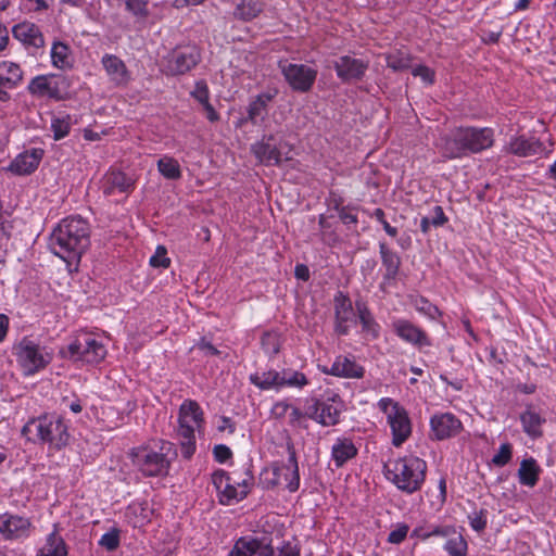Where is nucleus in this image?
<instances>
[{
  "label": "nucleus",
  "instance_id": "nucleus-63",
  "mask_svg": "<svg viewBox=\"0 0 556 556\" xmlns=\"http://www.w3.org/2000/svg\"><path fill=\"white\" fill-rule=\"evenodd\" d=\"M294 274L298 279H301L304 281H306L309 278L308 268H307V266H305L303 264H299L295 266Z\"/></svg>",
  "mask_w": 556,
  "mask_h": 556
},
{
  "label": "nucleus",
  "instance_id": "nucleus-39",
  "mask_svg": "<svg viewBox=\"0 0 556 556\" xmlns=\"http://www.w3.org/2000/svg\"><path fill=\"white\" fill-rule=\"evenodd\" d=\"M157 169L167 179L176 180L181 177L180 165L172 156H163L157 161Z\"/></svg>",
  "mask_w": 556,
  "mask_h": 556
},
{
  "label": "nucleus",
  "instance_id": "nucleus-1",
  "mask_svg": "<svg viewBox=\"0 0 556 556\" xmlns=\"http://www.w3.org/2000/svg\"><path fill=\"white\" fill-rule=\"evenodd\" d=\"M90 244V225L80 216L60 220L49 238L51 252L67 265L78 264Z\"/></svg>",
  "mask_w": 556,
  "mask_h": 556
},
{
  "label": "nucleus",
  "instance_id": "nucleus-33",
  "mask_svg": "<svg viewBox=\"0 0 556 556\" xmlns=\"http://www.w3.org/2000/svg\"><path fill=\"white\" fill-rule=\"evenodd\" d=\"M540 472L541 469L534 458L522 459L518 469L520 484L533 488L539 481Z\"/></svg>",
  "mask_w": 556,
  "mask_h": 556
},
{
  "label": "nucleus",
  "instance_id": "nucleus-2",
  "mask_svg": "<svg viewBox=\"0 0 556 556\" xmlns=\"http://www.w3.org/2000/svg\"><path fill=\"white\" fill-rule=\"evenodd\" d=\"M441 151L447 160L462 159L490 149L494 130L490 127H457L442 139Z\"/></svg>",
  "mask_w": 556,
  "mask_h": 556
},
{
  "label": "nucleus",
  "instance_id": "nucleus-62",
  "mask_svg": "<svg viewBox=\"0 0 556 556\" xmlns=\"http://www.w3.org/2000/svg\"><path fill=\"white\" fill-rule=\"evenodd\" d=\"M10 319L5 314H0V343L5 339L9 331Z\"/></svg>",
  "mask_w": 556,
  "mask_h": 556
},
{
  "label": "nucleus",
  "instance_id": "nucleus-42",
  "mask_svg": "<svg viewBox=\"0 0 556 556\" xmlns=\"http://www.w3.org/2000/svg\"><path fill=\"white\" fill-rule=\"evenodd\" d=\"M412 303L418 313L429 317L430 319H435L440 315L439 308L424 296L415 298Z\"/></svg>",
  "mask_w": 556,
  "mask_h": 556
},
{
  "label": "nucleus",
  "instance_id": "nucleus-31",
  "mask_svg": "<svg viewBox=\"0 0 556 556\" xmlns=\"http://www.w3.org/2000/svg\"><path fill=\"white\" fill-rule=\"evenodd\" d=\"M200 53L194 46L179 47L174 50L172 61L177 70H191L198 65Z\"/></svg>",
  "mask_w": 556,
  "mask_h": 556
},
{
  "label": "nucleus",
  "instance_id": "nucleus-64",
  "mask_svg": "<svg viewBox=\"0 0 556 556\" xmlns=\"http://www.w3.org/2000/svg\"><path fill=\"white\" fill-rule=\"evenodd\" d=\"M203 109L206 113V117L208 121L216 122L219 118V115L217 114L213 105L210 103V101L203 104Z\"/></svg>",
  "mask_w": 556,
  "mask_h": 556
},
{
  "label": "nucleus",
  "instance_id": "nucleus-18",
  "mask_svg": "<svg viewBox=\"0 0 556 556\" xmlns=\"http://www.w3.org/2000/svg\"><path fill=\"white\" fill-rule=\"evenodd\" d=\"M275 141L274 135L264 136L261 141H257L252 144L251 151L254 156L260 161V163L266 166H279L283 160H289V157H283V153L281 148L277 144H274Z\"/></svg>",
  "mask_w": 556,
  "mask_h": 556
},
{
  "label": "nucleus",
  "instance_id": "nucleus-41",
  "mask_svg": "<svg viewBox=\"0 0 556 556\" xmlns=\"http://www.w3.org/2000/svg\"><path fill=\"white\" fill-rule=\"evenodd\" d=\"M444 549L450 556H466L468 545L466 540L460 534H458L445 542Z\"/></svg>",
  "mask_w": 556,
  "mask_h": 556
},
{
  "label": "nucleus",
  "instance_id": "nucleus-15",
  "mask_svg": "<svg viewBox=\"0 0 556 556\" xmlns=\"http://www.w3.org/2000/svg\"><path fill=\"white\" fill-rule=\"evenodd\" d=\"M462 430V421L452 413H438L430 418L431 437L435 440L454 438Z\"/></svg>",
  "mask_w": 556,
  "mask_h": 556
},
{
  "label": "nucleus",
  "instance_id": "nucleus-61",
  "mask_svg": "<svg viewBox=\"0 0 556 556\" xmlns=\"http://www.w3.org/2000/svg\"><path fill=\"white\" fill-rule=\"evenodd\" d=\"M197 348L201 351H203L206 355H218L219 351L208 341L205 339H201L197 343Z\"/></svg>",
  "mask_w": 556,
  "mask_h": 556
},
{
  "label": "nucleus",
  "instance_id": "nucleus-10",
  "mask_svg": "<svg viewBox=\"0 0 556 556\" xmlns=\"http://www.w3.org/2000/svg\"><path fill=\"white\" fill-rule=\"evenodd\" d=\"M344 409L343 401L333 394L325 400H316L307 409V417L324 427L336 426L340 422V415Z\"/></svg>",
  "mask_w": 556,
  "mask_h": 556
},
{
  "label": "nucleus",
  "instance_id": "nucleus-37",
  "mask_svg": "<svg viewBox=\"0 0 556 556\" xmlns=\"http://www.w3.org/2000/svg\"><path fill=\"white\" fill-rule=\"evenodd\" d=\"M264 10V3L261 0H241L235 9V16L243 21H251L257 17Z\"/></svg>",
  "mask_w": 556,
  "mask_h": 556
},
{
  "label": "nucleus",
  "instance_id": "nucleus-5",
  "mask_svg": "<svg viewBox=\"0 0 556 556\" xmlns=\"http://www.w3.org/2000/svg\"><path fill=\"white\" fill-rule=\"evenodd\" d=\"M204 425L203 410L193 400H185L179 407L177 434L181 455L189 459L195 452V431Z\"/></svg>",
  "mask_w": 556,
  "mask_h": 556
},
{
  "label": "nucleus",
  "instance_id": "nucleus-25",
  "mask_svg": "<svg viewBox=\"0 0 556 556\" xmlns=\"http://www.w3.org/2000/svg\"><path fill=\"white\" fill-rule=\"evenodd\" d=\"M288 452H289L288 463L280 468H276L275 475L277 477H279L280 475H283L285 480L287 482L286 488L290 492H295V491H298V489L300 486L299 466H298L295 451L292 445H288Z\"/></svg>",
  "mask_w": 556,
  "mask_h": 556
},
{
  "label": "nucleus",
  "instance_id": "nucleus-29",
  "mask_svg": "<svg viewBox=\"0 0 556 556\" xmlns=\"http://www.w3.org/2000/svg\"><path fill=\"white\" fill-rule=\"evenodd\" d=\"M151 510L147 503L131 502L124 511L125 521L132 528H141L150 521Z\"/></svg>",
  "mask_w": 556,
  "mask_h": 556
},
{
  "label": "nucleus",
  "instance_id": "nucleus-44",
  "mask_svg": "<svg viewBox=\"0 0 556 556\" xmlns=\"http://www.w3.org/2000/svg\"><path fill=\"white\" fill-rule=\"evenodd\" d=\"M513 457V446L510 443H503L498 451L492 457V464L496 467H504Z\"/></svg>",
  "mask_w": 556,
  "mask_h": 556
},
{
  "label": "nucleus",
  "instance_id": "nucleus-38",
  "mask_svg": "<svg viewBox=\"0 0 556 556\" xmlns=\"http://www.w3.org/2000/svg\"><path fill=\"white\" fill-rule=\"evenodd\" d=\"M308 384L303 372L293 369H283L280 372V389L285 387L302 389Z\"/></svg>",
  "mask_w": 556,
  "mask_h": 556
},
{
  "label": "nucleus",
  "instance_id": "nucleus-27",
  "mask_svg": "<svg viewBox=\"0 0 556 556\" xmlns=\"http://www.w3.org/2000/svg\"><path fill=\"white\" fill-rule=\"evenodd\" d=\"M68 547L59 532V526L53 525V531L46 536L45 543L36 556H67Z\"/></svg>",
  "mask_w": 556,
  "mask_h": 556
},
{
  "label": "nucleus",
  "instance_id": "nucleus-52",
  "mask_svg": "<svg viewBox=\"0 0 556 556\" xmlns=\"http://www.w3.org/2000/svg\"><path fill=\"white\" fill-rule=\"evenodd\" d=\"M126 8L136 16H147V0H126Z\"/></svg>",
  "mask_w": 556,
  "mask_h": 556
},
{
  "label": "nucleus",
  "instance_id": "nucleus-58",
  "mask_svg": "<svg viewBox=\"0 0 556 556\" xmlns=\"http://www.w3.org/2000/svg\"><path fill=\"white\" fill-rule=\"evenodd\" d=\"M273 556H300V549L290 542H286L278 549L277 555L274 554Z\"/></svg>",
  "mask_w": 556,
  "mask_h": 556
},
{
  "label": "nucleus",
  "instance_id": "nucleus-55",
  "mask_svg": "<svg viewBox=\"0 0 556 556\" xmlns=\"http://www.w3.org/2000/svg\"><path fill=\"white\" fill-rule=\"evenodd\" d=\"M213 455L216 462L225 463L232 456V452L227 445L218 444L214 446Z\"/></svg>",
  "mask_w": 556,
  "mask_h": 556
},
{
  "label": "nucleus",
  "instance_id": "nucleus-26",
  "mask_svg": "<svg viewBox=\"0 0 556 556\" xmlns=\"http://www.w3.org/2000/svg\"><path fill=\"white\" fill-rule=\"evenodd\" d=\"M357 447L352 439L346 437L338 438L331 447V459L337 468L344 466L357 455Z\"/></svg>",
  "mask_w": 556,
  "mask_h": 556
},
{
  "label": "nucleus",
  "instance_id": "nucleus-43",
  "mask_svg": "<svg viewBox=\"0 0 556 556\" xmlns=\"http://www.w3.org/2000/svg\"><path fill=\"white\" fill-rule=\"evenodd\" d=\"M388 66L390 70H427L426 67L419 65V64H412L410 59L408 58H397L395 55H390L387 58Z\"/></svg>",
  "mask_w": 556,
  "mask_h": 556
},
{
  "label": "nucleus",
  "instance_id": "nucleus-30",
  "mask_svg": "<svg viewBox=\"0 0 556 556\" xmlns=\"http://www.w3.org/2000/svg\"><path fill=\"white\" fill-rule=\"evenodd\" d=\"M355 306L365 336L371 340L378 339L381 327L376 321L368 306L364 302H356Z\"/></svg>",
  "mask_w": 556,
  "mask_h": 556
},
{
  "label": "nucleus",
  "instance_id": "nucleus-48",
  "mask_svg": "<svg viewBox=\"0 0 556 556\" xmlns=\"http://www.w3.org/2000/svg\"><path fill=\"white\" fill-rule=\"evenodd\" d=\"M190 94L202 105L210 101V90L204 80L197 81Z\"/></svg>",
  "mask_w": 556,
  "mask_h": 556
},
{
  "label": "nucleus",
  "instance_id": "nucleus-59",
  "mask_svg": "<svg viewBox=\"0 0 556 556\" xmlns=\"http://www.w3.org/2000/svg\"><path fill=\"white\" fill-rule=\"evenodd\" d=\"M102 63L105 70H119L121 67H124L122 61L114 55L103 56Z\"/></svg>",
  "mask_w": 556,
  "mask_h": 556
},
{
  "label": "nucleus",
  "instance_id": "nucleus-4",
  "mask_svg": "<svg viewBox=\"0 0 556 556\" xmlns=\"http://www.w3.org/2000/svg\"><path fill=\"white\" fill-rule=\"evenodd\" d=\"M427 471V463L414 455L389 459L384 464L386 478L407 494L421 489Z\"/></svg>",
  "mask_w": 556,
  "mask_h": 556
},
{
  "label": "nucleus",
  "instance_id": "nucleus-32",
  "mask_svg": "<svg viewBox=\"0 0 556 556\" xmlns=\"http://www.w3.org/2000/svg\"><path fill=\"white\" fill-rule=\"evenodd\" d=\"M520 421L523 431L531 439H538L542 437V426L545 424L546 419L542 417L539 413L532 409H527L520 415Z\"/></svg>",
  "mask_w": 556,
  "mask_h": 556
},
{
  "label": "nucleus",
  "instance_id": "nucleus-49",
  "mask_svg": "<svg viewBox=\"0 0 556 556\" xmlns=\"http://www.w3.org/2000/svg\"><path fill=\"white\" fill-rule=\"evenodd\" d=\"M261 344L267 354H277L279 352L278 338L275 333L265 332L261 338Z\"/></svg>",
  "mask_w": 556,
  "mask_h": 556
},
{
  "label": "nucleus",
  "instance_id": "nucleus-40",
  "mask_svg": "<svg viewBox=\"0 0 556 556\" xmlns=\"http://www.w3.org/2000/svg\"><path fill=\"white\" fill-rule=\"evenodd\" d=\"M71 116L63 115L53 117L51 121V130L53 131V139L61 140L70 134L71 130Z\"/></svg>",
  "mask_w": 556,
  "mask_h": 556
},
{
  "label": "nucleus",
  "instance_id": "nucleus-36",
  "mask_svg": "<svg viewBox=\"0 0 556 556\" xmlns=\"http://www.w3.org/2000/svg\"><path fill=\"white\" fill-rule=\"evenodd\" d=\"M50 54L54 67L64 70L72 66V52L67 45L61 41L53 42Z\"/></svg>",
  "mask_w": 556,
  "mask_h": 556
},
{
  "label": "nucleus",
  "instance_id": "nucleus-50",
  "mask_svg": "<svg viewBox=\"0 0 556 556\" xmlns=\"http://www.w3.org/2000/svg\"><path fill=\"white\" fill-rule=\"evenodd\" d=\"M231 472L227 473L225 470H216L212 473V483L215 486L218 497L220 496L223 490L226 486V483L230 480Z\"/></svg>",
  "mask_w": 556,
  "mask_h": 556
},
{
  "label": "nucleus",
  "instance_id": "nucleus-20",
  "mask_svg": "<svg viewBox=\"0 0 556 556\" xmlns=\"http://www.w3.org/2000/svg\"><path fill=\"white\" fill-rule=\"evenodd\" d=\"M504 150L518 157H529L543 153L545 147L542 141L534 137L514 136L504 147Z\"/></svg>",
  "mask_w": 556,
  "mask_h": 556
},
{
  "label": "nucleus",
  "instance_id": "nucleus-57",
  "mask_svg": "<svg viewBox=\"0 0 556 556\" xmlns=\"http://www.w3.org/2000/svg\"><path fill=\"white\" fill-rule=\"evenodd\" d=\"M287 416L289 418V425L292 427H296L301 425V421L305 415L300 410V408L291 405V408Z\"/></svg>",
  "mask_w": 556,
  "mask_h": 556
},
{
  "label": "nucleus",
  "instance_id": "nucleus-34",
  "mask_svg": "<svg viewBox=\"0 0 556 556\" xmlns=\"http://www.w3.org/2000/svg\"><path fill=\"white\" fill-rule=\"evenodd\" d=\"M290 87L295 91L305 92L316 79V72H282Z\"/></svg>",
  "mask_w": 556,
  "mask_h": 556
},
{
  "label": "nucleus",
  "instance_id": "nucleus-12",
  "mask_svg": "<svg viewBox=\"0 0 556 556\" xmlns=\"http://www.w3.org/2000/svg\"><path fill=\"white\" fill-rule=\"evenodd\" d=\"M393 332L404 342L418 350L432 345L429 334L419 326L405 318H395L391 323Z\"/></svg>",
  "mask_w": 556,
  "mask_h": 556
},
{
  "label": "nucleus",
  "instance_id": "nucleus-14",
  "mask_svg": "<svg viewBox=\"0 0 556 556\" xmlns=\"http://www.w3.org/2000/svg\"><path fill=\"white\" fill-rule=\"evenodd\" d=\"M274 547L266 538L241 536L239 538L229 556H273Z\"/></svg>",
  "mask_w": 556,
  "mask_h": 556
},
{
  "label": "nucleus",
  "instance_id": "nucleus-21",
  "mask_svg": "<svg viewBox=\"0 0 556 556\" xmlns=\"http://www.w3.org/2000/svg\"><path fill=\"white\" fill-rule=\"evenodd\" d=\"M28 518L9 513L0 515V533L5 540H17L28 535Z\"/></svg>",
  "mask_w": 556,
  "mask_h": 556
},
{
  "label": "nucleus",
  "instance_id": "nucleus-56",
  "mask_svg": "<svg viewBox=\"0 0 556 556\" xmlns=\"http://www.w3.org/2000/svg\"><path fill=\"white\" fill-rule=\"evenodd\" d=\"M430 219L432 226L434 227L443 226L447 222V217L445 216L443 208L441 206H435L433 208Z\"/></svg>",
  "mask_w": 556,
  "mask_h": 556
},
{
  "label": "nucleus",
  "instance_id": "nucleus-51",
  "mask_svg": "<svg viewBox=\"0 0 556 556\" xmlns=\"http://www.w3.org/2000/svg\"><path fill=\"white\" fill-rule=\"evenodd\" d=\"M408 531L409 527L406 523L397 525L396 528L389 533L388 542L392 544L402 543L405 540Z\"/></svg>",
  "mask_w": 556,
  "mask_h": 556
},
{
  "label": "nucleus",
  "instance_id": "nucleus-60",
  "mask_svg": "<svg viewBox=\"0 0 556 556\" xmlns=\"http://www.w3.org/2000/svg\"><path fill=\"white\" fill-rule=\"evenodd\" d=\"M339 218L344 223L345 225L350 224H357V215L352 213L350 210L342 207L339 211Z\"/></svg>",
  "mask_w": 556,
  "mask_h": 556
},
{
  "label": "nucleus",
  "instance_id": "nucleus-9",
  "mask_svg": "<svg viewBox=\"0 0 556 556\" xmlns=\"http://www.w3.org/2000/svg\"><path fill=\"white\" fill-rule=\"evenodd\" d=\"M378 407L387 415L392 430L393 445H402L412 433V425L406 409L390 397L380 399Z\"/></svg>",
  "mask_w": 556,
  "mask_h": 556
},
{
  "label": "nucleus",
  "instance_id": "nucleus-17",
  "mask_svg": "<svg viewBox=\"0 0 556 556\" xmlns=\"http://www.w3.org/2000/svg\"><path fill=\"white\" fill-rule=\"evenodd\" d=\"M334 306V331L339 336H346L350 332L351 325L355 321V312L352 301L342 292H339L333 299Z\"/></svg>",
  "mask_w": 556,
  "mask_h": 556
},
{
  "label": "nucleus",
  "instance_id": "nucleus-7",
  "mask_svg": "<svg viewBox=\"0 0 556 556\" xmlns=\"http://www.w3.org/2000/svg\"><path fill=\"white\" fill-rule=\"evenodd\" d=\"M16 362L25 376H33L45 369L52 361V354L45 346L25 337L14 348Z\"/></svg>",
  "mask_w": 556,
  "mask_h": 556
},
{
  "label": "nucleus",
  "instance_id": "nucleus-54",
  "mask_svg": "<svg viewBox=\"0 0 556 556\" xmlns=\"http://www.w3.org/2000/svg\"><path fill=\"white\" fill-rule=\"evenodd\" d=\"M341 63H336V70H361L364 67V64L352 56L345 55L340 59Z\"/></svg>",
  "mask_w": 556,
  "mask_h": 556
},
{
  "label": "nucleus",
  "instance_id": "nucleus-16",
  "mask_svg": "<svg viewBox=\"0 0 556 556\" xmlns=\"http://www.w3.org/2000/svg\"><path fill=\"white\" fill-rule=\"evenodd\" d=\"M379 254L384 273L380 282V289L386 291L389 287L395 285L401 268L400 255L389 248L386 242H379Z\"/></svg>",
  "mask_w": 556,
  "mask_h": 556
},
{
  "label": "nucleus",
  "instance_id": "nucleus-22",
  "mask_svg": "<svg viewBox=\"0 0 556 556\" xmlns=\"http://www.w3.org/2000/svg\"><path fill=\"white\" fill-rule=\"evenodd\" d=\"M43 156L42 149H31L20 153L7 167L14 175H29L35 172Z\"/></svg>",
  "mask_w": 556,
  "mask_h": 556
},
{
  "label": "nucleus",
  "instance_id": "nucleus-11",
  "mask_svg": "<svg viewBox=\"0 0 556 556\" xmlns=\"http://www.w3.org/2000/svg\"><path fill=\"white\" fill-rule=\"evenodd\" d=\"M253 485V476L249 469L242 471L233 470L230 480L223 490L219 502L223 505H230L233 502L242 501L250 493Z\"/></svg>",
  "mask_w": 556,
  "mask_h": 556
},
{
  "label": "nucleus",
  "instance_id": "nucleus-24",
  "mask_svg": "<svg viewBox=\"0 0 556 556\" xmlns=\"http://www.w3.org/2000/svg\"><path fill=\"white\" fill-rule=\"evenodd\" d=\"M135 180L121 170L109 172L102 182V191L105 195L116 192L128 193L134 190Z\"/></svg>",
  "mask_w": 556,
  "mask_h": 556
},
{
  "label": "nucleus",
  "instance_id": "nucleus-35",
  "mask_svg": "<svg viewBox=\"0 0 556 556\" xmlns=\"http://www.w3.org/2000/svg\"><path fill=\"white\" fill-rule=\"evenodd\" d=\"M250 381L261 390L280 389V372L268 370L250 375Z\"/></svg>",
  "mask_w": 556,
  "mask_h": 556
},
{
  "label": "nucleus",
  "instance_id": "nucleus-28",
  "mask_svg": "<svg viewBox=\"0 0 556 556\" xmlns=\"http://www.w3.org/2000/svg\"><path fill=\"white\" fill-rule=\"evenodd\" d=\"M277 96V90H269L263 92L255 97L252 100L248 108V119L253 124H258L260 121H263L267 114L268 103L274 100Z\"/></svg>",
  "mask_w": 556,
  "mask_h": 556
},
{
  "label": "nucleus",
  "instance_id": "nucleus-3",
  "mask_svg": "<svg viewBox=\"0 0 556 556\" xmlns=\"http://www.w3.org/2000/svg\"><path fill=\"white\" fill-rule=\"evenodd\" d=\"M22 433H35V438L30 440L46 444L50 453L64 450L72 440L68 422L56 414H45L29 420L23 427Z\"/></svg>",
  "mask_w": 556,
  "mask_h": 556
},
{
  "label": "nucleus",
  "instance_id": "nucleus-8",
  "mask_svg": "<svg viewBox=\"0 0 556 556\" xmlns=\"http://www.w3.org/2000/svg\"><path fill=\"white\" fill-rule=\"evenodd\" d=\"M64 357L74 362H83L87 364H98L106 356V349L102 341L92 334L78 336L72 341L66 350L61 352Z\"/></svg>",
  "mask_w": 556,
  "mask_h": 556
},
{
  "label": "nucleus",
  "instance_id": "nucleus-46",
  "mask_svg": "<svg viewBox=\"0 0 556 556\" xmlns=\"http://www.w3.org/2000/svg\"><path fill=\"white\" fill-rule=\"evenodd\" d=\"M150 265L152 267L167 268L170 265V260L167 257V250L163 245H157L154 254L150 257Z\"/></svg>",
  "mask_w": 556,
  "mask_h": 556
},
{
  "label": "nucleus",
  "instance_id": "nucleus-53",
  "mask_svg": "<svg viewBox=\"0 0 556 556\" xmlns=\"http://www.w3.org/2000/svg\"><path fill=\"white\" fill-rule=\"evenodd\" d=\"M291 405L287 401H278L273 405L270 416L276 420H281L287 417Z\"/></svg>",
  "mask_w": 556,
  "mask_h": 556
},
{
  "label": "nucleus",
  "instance_id": "nucleus-13",
  "mask_svg": "<svg viewBox=\"0 0 556 556\" xmlns=\"http://www.w3.org/2000/svg\"><path fill=\"white\" fill-rule=\"evenodd\" d=\"M68 87L66 78L55 73L37 76L29 85L31 92L55 99H62L67 92Z\"/></svg>",
  "mask_w": 556,
  "mask_h": 556
},
{
  "label": "nucleus",
  "instance_id": "nucleus-23",
  "mask_svg": "<svg viewBox=\"0 0 556 556\" xmlns=\"http://www.w3.org/2000/svg\"><path fill=\"white\" fill-rule=\"evenodd\" d=\"M12 33L13 37L26 47L39 49L45 45V39L39 27L31 22L16 24Z\"/></svg>",
  "mask_w": 556,
  "mask_h": 556
},
{
  "label": "nucleus",
  "instance_id": "nucleus-47",
  "mask_svg": "<svg viewBox=\"0 0 556 556\" xmlns=\"http://www.w3.org/2000/svg\"><path fill=\"white\" fill-rule=\"evenodd\" d=\"M468 518L471 528L477 532H481L485 529L488 523V511L485 509H480L479 511L471 513Z\"/></svg>",
  "mask_w": 556,
  "mask_h": 556
},
{
  "label": "nucleus",
  "instance_id": "nucleus-45",
  "mask_svg": "<svg viewBox=\"0 0 556 556\" xmlns=\"http://www.w3.org/2000/svg\"><path fill=\"white\" fill-rule=\"evenodd\" d=\"M99 544L109 552L115 551L119 546V530L113 528L109 532H105L101 536Z\"/></svg>",
  "mask_w": 556,
  "mask_h": 556
},
{
  "label": "nucleus",
  "instance_id": "nucleus-19",
  "mask_svg": "<svg viewBox=\"0 0 556 556\" xmlns=\"http://www.w3.org/2000/svg\"><path fill=\"white\" fill-rule=\"evenodd\" d=\"M323 374L346 379H361L365 375V368L355 362L354 358L339 355L330 367L318 366Z\"/></svg>",
  "mask_w": 556,
  "mask_h": 556
},
{
  "label": "nucleus",
  "instance_id": "nucleus-6",
  "mask_svg": "<svg viewBox=\"0 0 556 556\" xmlns=\"http://www.w3.org/2000/svg\"><path fill=\"white\" fill-rule=\"evenodd\" d=\"M169 442H162L159 448L154 446H138L129 452V457L134 467H136L144 477L166 476L170 468L168 453L170 451Z\"/></svg>",
  "mask_w": 556,
  "mask_h": 556
}]
</instances>
